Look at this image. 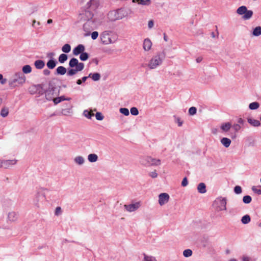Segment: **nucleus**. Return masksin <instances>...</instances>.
Returning <instances> with one entry per match:
<instances>
[{
	"mask_svg": "<svg viewBox=\"0 0 261 261\" xmlns=\"http://www.w3.org/2000/svg\"><path fill=\"white\" fill-rule=\"evenodd\" d=\"M45 195L39 192H37L33 199V204L37 207H39L41 203L45 199Z\"/></svg>",
	"mask_w": 261,
	"mask_h": 261,
	"instance_id": "9b49d317",
	"label": "nucleus"
},
{
	"mask_svg": "<svg viewBox=\"0 0 261 261\" xmlns=\"http://www.w3.org/2000/svg\"><path fill=\"white\" fill-rule=\"evenodd\" d=\"M197 190L200 193H205L206 191L205 185L203 182L200 183L198 185Z\"/></svg>",
	"mask_w": 261,
	"mask_h": 261,
	"instance_id": "4be33fe9",
	"label": "nucleus"
},
{
	"mask_svg": "<svg viewBox=\"0 0 261 261\" xmlns=\"http://www.w3.org/2000/svg\"><path fill=\"white\" fill-rule=\"evenodd\" d=\"M67 55L65 54H61L58 58L59 62L61 63H64L67 60Z\"/></svg>",
	"mask_w": 261,
	"mask_h": 261,
	"instance_id": "7c9ffc66",
	"label": "nucleus"
},
{
	"mask_svg": "<svg viewBox=\"0 0 261 261\" xmlns=\"http://www.w3.org/2000/svg\"><path fill=\"white\" fill-rule=\"evenodd\" d=\"M61 98H60V97H54L53 98V99H52L51 100H53L54 103L55 105H57L59 103H60V102H61V100L60 99Z\"/></svg>",
	"mask_w": 261,
	"mask_h": 261,
	"instance_id": "603ef678",
	"label": "nucleus"
},
{
	"mask_svg": "<svg viewBox=\"0 0 261 261\" xmlns=\"http://www.w3.org/2000/svg\"><path fill=\"white\" fill-rule=\"evenodd\" d=\"M85 49V47L84 45L83 44H79L76 47H75L73 50V54L74 56H77L81 54H82L83 51H84Z\"/></svg>",
	"mask_w": 261,
	"mask_h": 261,
	"instance_id": "2eb2a0df",
	"label": "nucleus"
},
{
	"mask_svg": "<svg viewBox=\"0 0 261 261\" xmlns=\"http://www.w3.org/2000/svg\"><path fill=\"white\" fill-rule=\"evenodd\" d=\"M202 60V57H200L197 58L196 59L197 63H200V62H201Z\"/></svg>",
	"mask_w": 261,
	"mask_h": 261,
	"instance_id": "680f3d73",
	"label": "nucleus"
},
{
	"mask_svg": "<svg viewBox=\"0 0 261 261\" xmlns=\"http://www.w3.org/2000/svg\"><path fill=\"white\" fill-rule=\"evenodd\" d=\"M252 198L250 196L246 195L243 197V201L246 204L250 203L251 201Z\"/></svg>",
	"mask_w": 261,
	"mask_h": 261,
	"instance_id": "79ce46f5",
	"label": "nucleus"
},
{
	"mask_svg": "<svg viewBox=\"0 0 261 261\" xmlns=\"http://www.w3.org/2000/svg\"><path fill=\"white\" fill-rule=\"evenodd\" d=\"M18 218V214L15 212H10L8 213L7 215V220L8 222H13L17 220Z\"/></svg>",
	"mask_w": 261,
	"mask_h": 261,
	"instance_id": "4468645a",
	"label": "nucleus"
},
{
	"mask_svg": "<svg viewBox=\"0 0 261 261\" xmlns=\"http://www.w3.org/2000/svg\"><path fill=\"white\" fill-rule=\"evenodd\" d=\"M144 259L143 261H157L156 258L152 256L147 255L145 254H143Z\"/></svg>",
	"mask_w": 261,
	"mask_h": 261,
	"instance_id": "e433bc0d",
	"label": "nucleus"
},
{
	"mask_svg": "<svg viewBox=\"0 0 261 261\" xmlns=\"http://www.w3.org/2000/svg\"><path fill=\"white\" fill-rule=\"evenodd\" d=\"M139 163L146 167L158 166L161 164V160L152 158L149 156H143L140 158Z\"/></svg>",
	"mask_w": 261,
	"mask_h": 261,
	"instance_id": "423d86ee",
	"label": "nucleus"
},
{
	"mask_svg": "<svg viewBox=\"0 0 261 261\" xmlns=\"http://www.w3.org/2000/svg\"><path fill=\"white\" fill-rule=\"evenodd\" d=\"M60 98H61L60 99L61 100V101L65 100H69V98H65V97L64 96H62L60 97Z\"/></svg>",
	"mask_w": 261,
	"mask_h": 261,
	"instance_id": "e2e57ef3",
	"label": "nucleus"
},
{
	"mask_svg": "<svg viewBox=\"0 0 261 261\" xmlns=\"http://www.w3.org/2000/svg\"><path fill=\"white\" fill-rule=\"evenodd\" d=\"M214 205L218 212L226 210V199L225 198H219L215 201Z\"/></svg>",
	"mask_w": 261,
	"mask_h": 261,
	"instance_id": "6e6552de",
	"label": "nucleus"
},
{
	"mask_svg": "<svg viewBox=\"0 0 261 261\" xmlns=\"http://www.w3.org/2000/svg\"><path fill=\"white\" fill-rule=\"evenodd\" d=\"M232 127L235 132H238L241 128V126L239 124H234Z\"/></svg>",
	"mask_w": 261,
	"mask_h": 261,
	"instance_id": "09e8293b",
	"label": "nucleus"
},
{
	"mask_svg": "<svg viewBox=\"0 0 261 261\" xmlns=\"http://www.w3.org/2000/svg\"><path fill=\"white\" fill-rule=\"evenodd\" d=\"M220 142L224 147L228 148L230 146L231 141L228 138L224 137L221 139Z\"/></svg>",
	"mask_w": 261,
	"mask_h": 261,
	"instance_id": "6ab92c4d",
	"label": "nucleus"
},
{
	"mask_svg": "<svg viewBox=\"0 0 261 261\" xmlns=\"http://www.w3.org/2000/svg\"><path fill=\"white\" fill-rule=\"evenodd\" d=\"M55 55V54L54 53H48V55H47V56L48 57H50V58H51L52 57H53Z\"/></svg>",
	"mask_w": 261,
	"mask_h": 261,
	"instance_id": "0e129e2a",
	"label": "nucleus"
},
{
	"mask_svg": "<svg viewBox=\"0 0 261 261\" xmlns=\"http://www.w3.org/2000/svg\"><path fill=\"white\" fill-rule=\"evenodd\" d=\"M56 64L57 62L55 60H49L47 62L46 65L49 69H53L56 67Z\"/></svg>",
	"mask_w": 261,
	"mask_h": 261,
	"instance_id": "c85d7f7f",
	"label": "nucleus"
},
{
	"mask_svg": "<svg viewBox=\"0 0 261 261\" xmlns=\"http://www.w3.org/2000/svg\"><path fill=\"white\" fill-rule=\"evenodd\" d=\"M188 184V181L187 177L184 178V179H182V181L181 182V186L183 187H186L187 186Z\"/></svg>",
	"mask_w": 261,
	"mask_h": 261,
	"instance_id": "5fc2aeb1",
	"label": "nucleus"
},
{
	"mask_svg": "<svg viewBox=\"0 0 261 261\" xmlns=\"http://www.w3.org/2000/svg\"><path fill=\"white\" fill-rule=\"evenodd\" d=\"M16 160H7L2 163V166L5 168H9L13 165L15 164Z\"/></svg>",
	"mask_w": 261,
	"mask_h": 261,
	"instance_id": "412c9836",
	"label": "nucleus"
},
{
	"mask_svg": "<svg viewBox=\"0 0 261 261\" xmlns=\"http://www.w3.org/2000/svg\"><path fill=\"white\" fill-rule=\"evenodd\" d=\"M89 77L88 76H84L82 77V81L83 82H85L86 80L87 79V78Z\"/></svg>",
	"mask_w": 261,
	"mask_h": 261,
	"instance_id": "69168bd1",
	"label": "nucleus"
},
{
	"mask_svg": "<svg viewBox=\"0 0 261 261\" xmlns=\"http://www.w3.org/2000/svg\"><path fill=\"white\" fill-rule=\"evenodd\" d=\"M71 50V46L69 44H65L62 47V51L65 53H68Z\"/></svg>",
	"mask_w": 261,
	"mask_h": 261,
	"instance_id": "473e14b6",
	"label": "nucleus"
},
{
	"mask_svg": "<svg viewBox=\"0 0 261 261\" xmlns=\"http://www.w3.org/2000/svg\"><path fill=\"white\" fill-rule=\"evenodd\" d=\"M231 127V124L229 122H227L225 123H223L221 125V128L225 132H228L230 127Z\"/></svg>",
	"mask_w": 261,
	"mask_h": 261,
	"instance_id": "a878e982",
	"label": "nucleus"
},
{
	"mask_svg": "<svg viewBox=\"0 0 261 261\" xmlns=\"http://www.w3.org/2000/svg\"><path fill=\"white\" fill-rule=\"evenodd\" d=\"M83 69H82V67L80 65V66H79L78 68H74V69L72 68V69H69L67 73V75L68 76H72V75L75 74L77 72L82 71Z\"/></svg>",
	"mask_w": 261,
	"mask_h": 261,
	"instance_id": "a211bd4d",
	"label": "nucleus"
},
{
	"mask_svg": "<svg viewBox=\"0 0 261 261\" xmlns=\"http://www.w3.org/2000/svg\"><path fill=\"white\" fill-rule=\"evenodd\" d=\"M250 217L248 215L244 216L241 219L242 223L244 224H248L249 222H250Z\"/></svg>",
	"mask_w": 261,
	"mask_h": 261,
	"instance_id": "2f4dec72",
	"label": "nucleus"
},
{
	"mask_svg": "<svg viewBox=\"0 0 261 261\" xmlns=\"http://www.w3.org/2000/svg\"><path fill=\"white\" fill-rule=\"evenodd\" d=\"M89 58V55L88 53L85 52H83L80 54V59L81 60L83 61H86Z\"/></svg>",
	"mask_w": 261,
	"mask_h": 261,
	"instance_id": "58836bf2",
	"label": "nucleus"
},
{
	"mask_svg": "<svg viewBox=\"0 0 261 261\" xmlns=\"http://www.w3.org/2000/svg\"><path fill=\"white\" fill-rule=\"evenodd\" d=\"M238 122L240 125H243L244 123V120L242 118H240L238 120Z\"/></svg>",
	"mask_w": 261,
	"mask_h": 261,
	"instance_id": "bf43d9fd",
	"label": "nucleus"
},
{
	"mask_svg": "<svg viewBox=\"0 0 261 261\" xmlns=\"http://www.w3.org/2000/svg\"><path fill=\"white\" fill-rule=\"evenodd\" d=\"M61 113L63 115L67 116L71 113V110L70 109H63Z\"/></svg>",
	"mask_w": 261,
	"mask_h": 261,
	"instance_id": "49530a36",
	"label": "nucleus"
},
{
	"mask_svg": "<svg viewBox=\"0 0 261 261\" xmlns=\"http://www.w3.org/2000/svg\"><path fill=\"white\" fill-rule=\"evenodd\" d=\"M234 191L237 194H240L242 192V188L240 186H237L234 188Z\"/></svg>",
	"mask_w": 261,
	"mask_h": 261,
	"instance_id": "8fccbe9b",
	"label": "nucleus"
},
{
	"mask_svg": "<svg viewBox=\"0 0 261 261\" xmlns=\"http://www.w3.org/2000/svg\"><path fill=\"white\" fill-rule=\"evenodd\" d=\"M247 122L252 126L258 127L260 125L261 123L260 121L256 120L251 118H247Z\"/></svg>",
	"mask_w": 261,
	"mask_h": 261,
	"instance_id": "f3484780",
	"label": "nucleus"
},
{
	"mask_svg": "<svg viewBox=\"0 0 261 261\" xmlns=\"http://www.w3.org/2000/svg\"><path fill=\"white\" fill-rule=\"evenodd\" d=\"M193 254L192 250L190 249H187L183 251V255L185 257H189L192 256Z\"/></svg>",
	"mask_w": 261,
	"mask_h": 261,
	"instance_id": "f704fd0d",
	"label": "nucleus"
},
{
	"mask_svg": "<svg viewBox=\"0 0 261 261\" xmlns=\"http://www.w3.org/2000/svg\"><path fill=\"white\" fill-rule=\"evenodd\" d=\"M119 111L121 113L124 115L125 116H128L129 114L128 109L127 108H120Z\"/></svg>",
	"mask_w": 261,
	"mask_h": 261,
	"instance_id": "37998d69",
	"label": "nucleus"
},
{
	"mask_svg": "<svg viewBox=\"0 0 261 261\" xmlns=\"http://www.w3.org/2000/svg\"><path fill=\"white\" fill-rule=\"evenodd\" d=\"M259 107V104L257 102H253L249 105V108L251 110H256Z\"/></svg>",
	"mask_w": 261,
	"mask_h": 261,
	"instance_id": "c9c22d12",
	"label": "nucleus"
},
{
	"mask_svg": "<svg viewBox=\"0 0 261 261\" xmlns=\"http://www.w3.org/2000/svg\"><path fill=\"white\" fill-rule=\"evenodd\" d=\"M252 34L254 36H258L261 35V27L255 28L252 32Z\"/></svg>",
	"mask_w": 261,
	"mask_h": 261,
	"instance_id": "c756f323",
	"label": "nucleus"
},
{
	"mask_svg": "<svg viewBox=\"0 0 261 261\" xmlns=\"http://www.w3.org/2000/svg\"><path fill=\"white\" fill-rule=\"evenodd\" d=\"M31 71H32V68L29 65H25L22 67V72H23L22 73L23 74L24 73H25V74L30 73Z\"/></svg>",
	"mask_w": 261,
	"mask_h": 261,
	"instance_id": "72a5a7b5",
	"label": "nucleus"
},
{
	"mask_svg": "<svg viewBox=\"0 0 261 261\" xmlns=\"http://www.w3.org/2000/svg\"><path fill=\"white\" fill-rule=\"evenodd\" d=\"M67 72L66 68L63 66H60L56 69V73L57 74L64 75Z\"/></svg>",
	"mask_w": 261,
	"mask_h": 261,
	"instance_id": "393cba45",
	"label": "nucleus"
},
{
	"mask_svg": "<svg viewBox=\"0 0 261 261\" xmlns=\"http://www.w3.org/2000/svg\"><path fill=\"white\" fill-rule=\"evenodd\" d=\"M74 162L79 165H82L85 162V159L82 156H77L74 159Z\"/></svg>",
	"mask_w": 261,
	"mask_h": 261,
	"instance_id": "5701e85b",
	"label": "nucleus"
},
{
	"mask_svg": "<svg viewBox=\"0 0 261 261\" xmlns=\"http://www.w3.org/2000/svg\"><path fill=\"white\" fill-rule=\"evenodd\" d=\"M169 200V195L166 193H161L159 195V203L161 206L166 204Z\"/></svg>",
	"mask_w": 261,
	"mask_h": 261,
	"instance_id": "f8f14e48",
	"label": "nucleus"
},
{
	"mask_svg": "<svg viewBox=\"0 0 261 261\" xmlns=\"http://www.w3.org/2000/svg\"><path fill=\"white\" fill-rule=\"evenodd\" d=\"M98 36V33L96 31L93 32L91 34V38L93 40H95Z\"/></svg>",
	"mask_w": 261,
	"mask_h": 261,
	"instance_id": "3c124183",
	"label": "nucleus"
},
{
	"mask_svg": "<svg viewBox=\"0 0 261 261\" xmlns=\"http://www.w3.org/2000/svg\"><path fill=\"white\" fill-rule=\"evenodd\" d=\"M252 190L258 195L261 194V186H252L251 188Z\"/></svg>",
	"mask_w": 261,
	"mask_h": 261,
	"instance_id": "4c0bfd02",
	"label": "nucleus"
},
{
	"mask_svg": "<svg viewBox=\"0 0 261 261\" xmlns=\"http://www.w3.org/2000/svg\"><path fill=\"white\" fill-rule=\"evenodd\" d=\"M250 258L246 256H243L242 257V260L243 261H249Z\"/></svg>",
	"mask_w": 261,
	"mask_h": 261,
	"instance_id": "052dcab7",
	"label": "nucleus"
},
{
	"mask_svg": "<svg viewBox=\"0 0 261 261\" xmlns=\"http://www.w3.org/2000/svg\"><path fill=\"white\" fill-rule=\"evenodd\" d=\"M130 113L132 115L136 116L138 115L139 112L138 109L136 107H133L130 109Z\"/></svg>",
	"mask_w": 261,
	"mask_h": 261,
	"instance_id": "a18cd8bd",
	"label": "nucleus"
},
{
	"mask_svg": "<svg viewBox=\"0 0 261 261\" xmlns=\"http://www.w3.org/2000/svg\"><path fill=\"white\" fill-rule=\"evenodd\" d=\"M25 81L26 77L23 73L17 72L9 80V85L11 88H15L22 85Z\"/></svg>",
	"mask_w": 261,
	"mask_h": 261,
	"instance_id": "20e7f679",
	"label": "nucleus"
},
{
	"mask_svg": "<svg viewBox=\"0 0 261 261\" xmlns=\"http://www.w3.org/2000/svg\"><path fill=\"white\" fill-rule=\"evenodd\" d=\"M197 112V109L194 107H192L189 109V113L190 115H194Z\"/></svg>",
	"mask_w": 261,
	"mask_h": 261,
	"instance_id": "c03bdc74",
	"label": "nucleus"
},
{
	"mask_svg": "<svg viewBox=\"0 0 261 261\" xmlns=\"http://www.w3.org/2000/svg\"><path fill=\"white\" fill-rule=\"evenodd\" d=\"M34 65L37 69H41L44 67L45 63L42 60H38L35 62Z\"/></svg>",
	"mask_w": 261,
	"mask_h": 261,
	"instance_id": "aec40b11",
	"label": "nucleus"
},
{
	"mask_svg": "<svg viewBox=\"0 0 261 261\" xmlns=\"http://www.w3.org/2000/svg\"><path fill=\"white\" fill-rule=\"evenodd\" d=\"M88 77L92 78L94 81H97L100 79V74L98 73H94L93 74L91 73L89 74Z\"/></svg>",
	"mask_w": 261,
	"mask_h": 261,
	"instance_id": "bb28decb",
	"label": "nucleus"
},
{
	"mask_svg": "<svg viewBox=\"0 0 261 261\" xmlns=\"http://www.w3.org/2000/svg\"><path fill=\"white\" fill-rule=\"evenodd\" d=\"M99 6L98 0H90L86 5L87 10L80 14V19L83 21H87L83 25L85 30L93 29L96 26L99 25L100 22L96 18H93V14L91 10H95Z\"/></svg>",
	"mask_w": 261,
	"mask_h": 261,
	"instance_id": "f257e3e1",
	"label": "nucleus"
},
{
	"mask_svg": "<svg viewBox=\"0 0 261 261\" xmlns=\"http://www.w3.org/2000/svg\"><path fill=\"white\" fill-rule=\"evenodd\" d=\"M153 25H154V22L152 20H150L148 21V28L151 29L153 27Z\"/></svg>",
	"mask_w": 261,
	"mask_h": 261,
	"instance_id": "4d7b16f0",
	"label": "nucleus"
},
{
	"mask_svg": "<svg viewBox=\"0 0 261 261\" xmlns=\"http://www.w3.org/2000/svg\"><path fill=\"white\" fill-rule=\"evenodd\" d=\"M82 82H82V80H78L76 81V83H77V84H78V85H81V84H82Z\"/></svg>",
	"mask_w": 261,
	"mask_h": 261,
	"instance_id": "774afa93",
	"label": "nucleus"
},
{
	"mask_svg": "<svg viewBox=\"0 0 261 261\" xmlns=\"http://www.w3.org/2000/svg\"><path fill=\"white\" fill-rule=\"evenodd\" d=\"M127 15V13L125 10L120 9L109 12L108 14V17L109 20L114 21L117 20L122 19L126 17Z\"/></svg>",
	"mask_w": 261,
	"mask_h": 261,
	"instance_id": "39448f33",
	"label": "nucleus"
},
{
	"mask_svg": "<svg viewBox=\"0 0 261 261\" xmlns=\"http://www.w3.org/2000/svg\"><path fill=\"white\" fill-rule=\"evenodd\" d=\"M44 85L43 84H38L35 86V88L38 91L39 94L42 95L45 94V98L47 100H51L53 98L59 94V90H58L55 84L49 81L48 83V88L47 90L44 89Z\"/></svg>",
	"mask_w": 261,
	"mask_h": 261,
	"instance_id": "f03ea898",
	"label": "nucleus"
},
{
	"mask_svg": "<svg viewBox=\"0 0 261 261\" xmlns=\"http://www.w3.org/2000/svg\"><path fill=\"white\" fill-rule=\"evenodd\" d=\"M149 175L152 178H156L158 176V173H156V171H153L152 172H150Z\"/></svg>",
	"mask_w": 261,
	"mask_h": 261,
	"instance_id": "6e6d98bb",
	"label": "nucleus"
},
{
	"mask_svg": "<svg viewBox=\"0 0 261 261\" xmlns=\"http://www.w3.org/2000/svg\"><path fill=\"white\" fill-rule=\"evenodd\" d=\"M9 114V108L7 107H3L0 113V115L3 117H6Z\"/></svg>",
	"mask_w": 261,
	"mask_h": 261,
	"instance_id": "cd10ccee",
	"label": "nucleus"
},
{
	"mask_svg": "<svg viewBox=\"0 0 261 261\" xmlns=\"http://www.w3.org/2000/svg\"><path fill=\"white\" fill-rule=\"evenodd\" d=\"M6 81H7V80L6 79H3V80H1V81L0 82H1V83L2 84H4L6 83Z\"/></svg>",
	"mask_w": 261,
	"mask_h": 261,
	"instance_id": "338daca9",
	"label": "nucleus"
},
{
	"mask_svg": "<svg viewBox=\"0 0 261 261\" xmlns=\"http://www.w3.org/2000/svg\"><path fill=\"white\" fill-rule=\"evenodd\" d=\"M137 3L142 5L148 6L151 4L150 0H138Z\"/></svg>",
	"mask_w": 261,
	"mask_h": 261,
	"instance_id": "a19ab883",
	"label": "nucleus"
},
{
	"mask_svg": "<svg viewBox=\"0 0 261 261\" xmlns=\"http://www.w3.org/2000/svg\"><path fill=\"white\" fill-rule=\"evenodd\" d=\"M61 213V208L60 206H58L56 208L55 210V215L58 216Z\"/></svg>",
	"mask_w": 261,
	"mask_h": 261,
	"instance_id": "864d4df0",
	"label": "nucleus"
},
{
	"mask_svg": "<svg viewBox=\"0 0 261 261\" xmlns=\"http://www.w3.org/2000/svg\"><path fill=\"white\" fill-rule=\"evenodd\" d=\"M141 205V202L138 201L129 204H125L124 207L127 212L131 213L137 211Z\"/></svg>",
	"mask_w": 261,
	"mask_h": 261,
	"instance_id": "9d476101",
	"label": "nucleus"
},
{
	"mask_svg": "<svg viewBox=\"0 0 261 261\" xmlns=\"http://www.w3.org/2000/svg\"><path fill=\"white\" fill-rule=\"evenodd\" d=\"M111 34L112 32L109 31H103L101 34H100V37L103 44H109L112 43L111 37Z\"/></svg>",
	"mask_w": 261,
	"mask_h": 261,
	"instance_id": "1a4fd4ad",
	"label": "nucleus"
},
{
	"mask_svg": "<svg viewBox=\"0 0 261 261\" xmlns=\"http://www.w3.org/2000/svg\"><path fill=\"white\" fill-rule=\"evenodd\" d=\"M236 12L240 15H244L242 18L244 20L250 19L253 16V11L252 10H248L247 7L245 6H242L239 7Z\"/></svg>",
	"mask_w": 261,
	"mask_h": 261,
	"instance_id": "0eeeda50",
	"label": "nucleus"
},
{
	"mask_svg": "<svg viewBox=\"0 0 261 261\" xmlns=\"http://www.w3.org/2000/svg\"><path fill=\"white\" fill-rule=\"evenodd\" d=\"M88 160L90 162H96L98 160V156L95 153L89 154L88 155Z\"/></svg>",
	"mask_w": 261,
	"mask_h": 261,
	"instance_id": "b1692460",
	"label": "nucleus"
},
{
	"mask_svg": "<svg viewBox=\"0 0 261 261\" xmlns=\"http://www.w3.org/2000/svg\"><path fill=\"white\" fill-rule=\"evenodd\" d=\"M83 115L88 119H91L94 116L92 111H89L88 110H85L83 112Z\"/></svg>",
	"mask_w": 261,
	"mask_h": 261,
	"instance_id": "ea45409f",
	"label": "nucleus"
},
{
	"mask_svg": "<svg viewBox=\"0 0 261 261\" xmlns=\"http://www.w3.org/2000/svg\"><path fill=\"white\" fill-rule=\"evenodd\" d=\"M165 58V53H158L153 56L146 64V66L150 70L157 68L161 66Z\"/></svg>",
	"mask_w": 261,
	"mask_h": 261,
	"instance_id": "7ed1b4c3",
	"label": "nucleus"
},
{
	"mask_svg": "<svg viewBox=\"0 0 261 261\" xmlns=\"http://www.w3.org/2000/svg\"><path fill=\"white\" fill-rule=\"evenodd\" d=\"M152 46V42L148 38L144 39L143 44V47L145 51H149Z\"/></svg>",
	"mask_w": 261,
	"mask_h": 261,
	"instance_id": "dca6fc26",
	"label": "nucleus"
},
{
	"mask_svg": "<svg viewBox=\"0 0 261 261\" xmlns=\"http://www.w3.org/2000/svg\"><path fill=\"white\" fill-rule=\"evenodd\" d=\"M81 66L82 69H84V64L83 63H79V61L76 58H72L69 63V66L71 68H73L75 67V68H78L79 66Z\"/></svg>",
	"mask_w": 261,
	"mask_h": 261,
	"instance_id": "ddd939ff",
	"label": "nucleus"
},
{
	"mask_svg": "<svg viewBox=\"0 0 261 261\" xmlns=\"http://www.w3.org/2000/svg\"><path fill=\"white\" fill-rule=\"evenodd\" d=\"M95 117L97 120H102L104 118L103 116L100 112H97L95 114Z\"/></svg>",
	"mask_w": 261,
	"mask_h": 261,
	"instance_id": "de8ad7c7",
	"label": "nucleus"
},
{
	"mask_svg": "<svg viewBox=\"0 0 261 261\" xmlns=\"http://www.w3.org/2000/svg\"><path fill=\"white\" fill-rule=\"evenodd\" d=\"M43 73L45 75H48L50 73V71L48 69H44L43 70Z\"/></svg>",
	"mask_w": 261,
	"mask_h": 261,
	"instance_id": "13d9d810",
	"label": "nucleus"
}]
</instances>
